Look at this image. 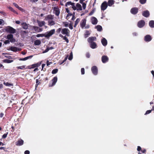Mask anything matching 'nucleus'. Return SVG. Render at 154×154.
Here are the masks:
<instances>
[{
    "label": "nucleus",
    "instance_id": "nucleus-1",
    "mask_svg": "<svg viewBox=\"0 0 154 154\" xmlns=\"http://www.w3.org/2000/svg\"><path fill=\"white\" fill-rule=\"evenodd\" d=\"M61 32L63 34H65L66 36L68 37L70 36V31L68 28H65L62 29Z\"/></svg>",
    "mask_w": 154,
    "mask_h": 154
},
{
    "label": "nucleus",
    "instance_id": "nucleus-2",
    "mask_svg": "<svg viewBox=\"0 0 154 154\" xmlns=\"http://www.w3.org/2000/svg\"><path fill=\"white\" fill-rule=\"evenodd\" d=\"M5 30L7 32L11 33H14L16 32V30L10 26H7L5 29Z\"/></svg>",
    "mask_w": 154,
    "mask_h": 154
},
{
    "label": "nucleus",
    "instance_id": "nucleus-3",
    "mask_svg": "<svg viewBox=\"0 0 154 154\" xmlns=\"http://www.w3.org/2000/svg\"><path fill=\"white\" fill-rule=\"evenodd\" d=\"M57 80V76L54 77L51 80V83L50 82L49 84V86L50 87H52L56 83Z\"/></svg>",
    "mask_w": 154,
    "mask_h": 154
},
{
    "label": "nucleus",
    "instance_id": "nucleus-4",
    "mask_svg": "<svg viewBox=\"0 0 154 154\" xmlns=\"http://www.w3.org/2000/svg\"><path fill=\"white\" fill-rule=\"evenodd\" d=\"M107 3L106 1L104 2L101 5V9L102 11H104L105 10L107 7Z\"/></svg>",
    "mask_w": 154,
    "mask_h": 154
},
{
    "label": "nucleus",
    "instance_id": "nucleus-5",
    "mask_svg": "<svg viewBox=\"0 0 154 154\" xmlns=\"http://www.w3.org/2000/svg\"><path fill=\"white\" fill-rule=\"evenodd\" d=\"M145 23L143 20H140L138 21L137 23V26L140 28L143 27L145 25Z\"/></svg>",
    "mask_w": 154,
    "mask_h": 154
},
{
    "label": "nucleus",
    "instance_id": "nucleus-6",
    "mask_svg": "<svg viewBox=\"0 0 154 154\" xmlns=\"http://www.w3.org/2000/svg\"><path fill=\"white\" fill-rule=\"evenodd\" d=\"M8 50H11V51H12L14 52H16L17 51H20L21 50V48H18L15 47H13L11 46L10 47L9 49H8Z\"/></svg>",
    "mask_w": 154,
    "mask_h": 154
},
{
    "label": "nucleus",
    "instance_id": "nucleus-7",
    "mask_svg": "<svg viewBox=\"0 0 154 154\" xmlns=\"http://www.w3.org/2000/svg\"><path fill=\"white\" fill-rule=\"evenodd\" d=\"M91 70L93 73L95 75H96L98 73V69L96 66H94L91 67Z\"/></svg>",
    "mask_w": 154,
    "mask_h": 154
},
{
    "label": "nucleus",
    "instance_id": "nucleus-8",
    "mask_svg": "<svg viewBox=\"0 0 154 154\" xmlns=\"http://www.w3.org/2000/svg\"><path fill=\"white\" fill-rule=\"evenodd\" d=\"M41 63H37L36 64H34L32 65H31L28 66L26 69H31L32 68H34L35 67H37L40 66Z\"/></svg>",
    "mask_w": 154,
    "mask_h": 154
},
{
    "label": "nucleus",
    "instance_id": "nucleus-9",
    "mask_svg": "<svg viewBox=\"0 0 154 154\" xmlns=\"http://www.w3.org/2000/svg\"><path fill=\"white\" fill-rule=\"evenodd\" d=\"M131 13L134 15L136 14L138 11V9L136 7H134L131 10Z\"/></svg>",
    "mask_w": 154,
    "mask_h": 154
},
{
    "label": "nucleus",
    "instance_id": "nucleus-10",
    "mask_svg": "<svg viewBox=\"0 0 154 154\" xmlns=\"http://www.w3.org/2000/svg\"><path fill=\"white\" fill-rule=\"evenodd\" d=\"M109 59L108 57L106 55H103L101 57V60L103 63H105L108 62Z\"/></svg>",
    "mask_w": 154,
    "mask_h": 154
},
{
    "label": "nucleus",
    "instance_id": "nucleus-11",
    "mask_svg": "<svg viewBox=\"0 0 154 154\" xmlns=\"http://www.w3.org/2000/svg\"><path fill=\"white\" fill-rule=\"evenodd\" d=\"M55 32V29H53L48 32L47 33L45 37H49L52 35Z\"/></svg>",
    "mask_w": 154,
    "mask_h": 154
},
{
    "label": "nucleus",
    "instance_id": "nucleus-12",
    "mask_svg": "<svg viewBox=\"0 0 154 154\" xmlns=\"http://www.w3.org/2000/svg\"><path fill=\"white\" fill-rule=\"evenodd\" d=\"M152 39L151 36L149 35H146L144 38V40L146 42H150L151 40Z\"/></svg>",
    "mask_w": 154,
    "mask_h": 154
},
{
    "label": "nucleus",
    "instance_id": "nucleus-13",
    "mask_svg": "<svg viewBox=\"0 0 154 154\" xmlns=\"http://www.w3.org/2000/svg\"><path fill=\"white\" fill-rule=\"evenodd\" d=\"M54 10L55 11L54 14L57 16H58L60 14V11L57 7H55L54 8Z\"/></svg>",
    "mask_w": 154,
    "mask_h": 154
},
{
    "label": "nucleus",
    "instance_id": "nucleus-14",
    "mask_svg": "<svg viewBox=\"0 0 154 154\" xmlns=\"http://www.w3.org/2000/svg\"><path fill=\"white\" fill-rule=\"evenodd\" d=\"M142 15L146 17H148L149 16L150 13L148 11L146 10L142 12Z\"/></svg>",
    "mask_w": 154,
    "mask_h": 154
},
{
    "label": "nucleus",
    "instance_id": "nucleus-15",
    "mask_svg": "<svg viewBox=\"0 0 154 154\" xmlns=\"http://www.w3.org/2000/svg\"><path fill=\"white\" fill-rule=\"evenodd\" d=\"M86 20L85 19H83L82 20L80 23V26L82 29H83L85 26L86 23Z\"/></svg>",
    "mask_w": 154,
    "mask_h": 154
},
{
    "label": "nucleus",
    "instance_id": "nucleus-16",
    "mask_svg": "<svg viewBox=\"0 0 154 154\" xmlns=\"http://www.w3.org/2000/svg\"><path fill=\"white\" fill-rule=\"evenodd\" d=\"M91 21L93 25L96 24L98 22L97 19L95 17H93L91 18Z\"/></svg>",
    "mask_w": 154,
    "mask_h": 154
},
{
    "label": "nucleus",
    "instance_id": "nucleus-17",
    "mask_svg": "<svg viewBox=\"0 0 154 154\" xmlns=\"http://www.w3.org/2000/svg\"><path fill=\"white\" fill-rule=\"evenodd\" d=\"M28 32L27 31H22L21 32V35L23 38H24L27 36V34Z\"/></svg>",
    "mask_w": 154,
    "mask_h": 154
},
{
    "label": "nucleus",
    "instance_id": "nucleus-18",
    "mask_svg": "<svg viewBox=\"0 0 154 154\" xmlns=\"http://www.w3.org/2000/svg\"><path fill=\"white\" fill-rule=\"evenodd\" d=\"M23 141L22 140L20 139L18 141L15 143V144L17 146H20L23 145Z\"/></svg>",
    "mask_w": 154,
    "mask_h": 154
},
{
    "label": "nucleus",
    "instance_id": "nucleus-19",
    "mask_svg": "<svg viewBox=\"0 0 154 154\" xmlns=\"http://www.w3.org/2000/svg\"><path fill=\"white\" fill-rule=\"evenodd\" d=\"M96 39V38L95 37H89L88 39V42L89 43H91L94 42V41Z\"/></svg>",
    "mask_w": 154,
    "mask_h": 154
},
{
    "label": "nucleus",
    "instance_id": "nucleus-20",
    "mask_svg": "<svg viewBox=\"0 0 154 154\" xmlns=\"http://www.w3.org/2000/svg\"><path fill=\"white\" fill-rule=\"evenodd\" d=\"M101 42L103 45L104 46H106L107 45V40L105 38H103L101 40Z\"/></svg>",
    "mask_w": 154,
    "mask_h": 154
},
{
    "label": "nucleus",
    "instance_id": "nucleus-21",
    "mask_svg": "<svg viewBox=\"0 0 154 154\" xmlns=\"http://www.w3.org/2000/svg\"><path fill=\"white\" fill-rule=\"evenodd\" d=\"M54 17L53 16L51 15H47L45 17V20H53Z\"/></svg>",
    "mask_w": 154,
    "mask_h": 154
},
{
    "label": "nucleus",
    "instance_id": "nucleus-22",
    "mask_svg": "<svg viewBox=\"0 0 154 154\" xmlns=\"http://www.w3.org/2000/svg\"><path fill=\"white\" fill-rule=\"evenodd\" d=\"M33 29L35 30V32H39L42 31V29L36 26H33Z\"/></svg>",
    "mask_w": 154,
    "mask_h": 154
},
{
    "label": "nucleus",
    "instance_id": "nucleus-23",
    "mask_svg": "<svg viewBox=\"0 0 154 154\" xmlns=\"http://www.w3.org/2000/svg\"><path fill=\"white\" fill-rule=\"evenodd\" d=\"M59 36L62 38H63V39L65 40L67 43H68L69 42V40L68 39V38L66 37V36H63V35H62L61 34H60L59 35Z\"/></svg>",
    "mask_w": 154,
    "mask_h": 154
},
{
    "label": "nucleus",
    "instance_id": "nucleus-24",
    "mask_svg": "<svg viewBox=\"0 0 154 154\" xmlns=\"http://www.w3.org/2000/svg\"><path fill=\"white\" fill-rule=\"evenodd\" d=\"M90 46L92 49L96 48L97 46V45L95 42H91L90 44Z\"/></svg>",
    "mask_w": 154,
    "mask_h": 154
},
{
    "label": "nucleus",
    "instance_id": "nucleus-25",
    "mask_svg": "<svg viewBox=\"0 0 154 154\" xmlns=\"http://www.w3.org/2000/svg\"><path fill=\"white\" fill-rule=\"evenodd\" d=\"M48 25L50 26H52L55 24V21L53 20H48Z\"/></svg>",
    "mask_w": 154,
    "mask_h": 154
},
{
    "label": "nucleus",
    "instance_id": "nucleus-26",
    "mask_svg": "<svg viewBox=\"0 0 154 154\" xmlns=\"http://www.w3.org/2000/svg\"><path fill=\"white\" fill-rule=\"evenodd\" d=\"M115 1L113 0H109L108 1L107 5L109 6H111L114 3Z\"/></svg>",
    "mask_w": 154,
    "mask_h": 154
},
{
    "label": "nucleus",
    "instance_id": "nucleus-27",
    "mask_svg": "<svg viewBox=\"0 0 154 154\" xmlns=\"http://www.w3.org/2000/svg\"><path fill=\"white\" fill-rule=\"evenodd\" d=\"M37 23H38V26L40 27H42V26L44 25L45 24V22L44 21H38Z\"/></svg>",
    "mask_w": 154,
    "mask_h": 154
},
{
    "label": "nucleus",
    "instance_id": "nucleus-28",
    "mask_svg": "<svg viewBox=\"0 0 154 154\" xmlns=\"http://www.w3.org/2000/svg\"><path fill=\"white\" fill-rule=\"evenodd\" d=\"M21 25L23 28L25 29H26L28 28L27 24L26 23H23Z\"/></svg>",
    "mask_w": 154,
    "mask_h": 154
},
{
    "label": "nucleus",
    "instance_id": "nucleus-29",
    "mask_svg": "<svg viewBox=\"0 0 154 154\" xmlns=\"http://www.w3.org/2000/svg\"><path fill=\"white\" fill-rule=\"evenodd\" d=\"M76 7L77 8V10L82 11V8L80 4L79 3H77L76 4Z\"/></svg>",
    "mask_w": 154,
    "mask_h": 154
},
{
    "label": "nucleus",
    "instance_id": "nucleus-30",
    "mask_svg": "<svg viewBox=\"0 0 154 154\" xmlns=\"http://www.w3.org/2000/svg\"><path fill=\"white\" fill-rule=\"evenodd\" d=\"M41 41L40 40L37 39L35 40L34 43V44L35 45H38L41 44Z\"/></svg>",
    "mask_w": 154,
    "mask_h": 154
},
{
    "label": "nucleus",
    "instance_id": "nucleus-31",
    "mask_svg": "<svg viewBox=\"0 0 154 154\" xmlns=\"http://www.w3.org/2000/svg\"><path fill=\"white\" fill-rule=\"evenodd\" d=\"M149 25L151 28H154V20H150L149 22Z\"/></svg>",
    "mask_w": 154,
    "mask_h": 154
},
{
    "label": "nucleus",
    "instance_id": "nucleus-32",
    "mask_svg": "<svg viewBox=\"0 0 154 154\" xmlns=\"http://www.w3.org/2000/svg\"><path fill=\"white\" fill-rule=\"evenodd\" d=\"M74 3H74L72 2L71 1L68 2L66 3L65 6L66 7H67L68 5H71L72 6V5H74Z\"/></svg>",
    "mask_w": 154,
    "mask_h": 154
},
{
    "label": "nucleus",
    "instance_id": "nucleus-33",
    "mask_svg": "<svg viewBox=\"0 0 154 154\" xmlns=\"http://www.w3.org/2000/svg\"><path fill=\"white\" fill-rule=\"evenodd\" d=\"M13 4L14 6H15L18 9L20 10L21 11H23V9L21 8L17 4L15 3H13Z\"/></svg>",
    "mask_w": 154,
    "mask_h": 154
},
{
    "label": "nucleus",
    "instance_id": "nucleus-34",
    "mask_svg": "<svg viewBox=\"0 0 154 154\" xmlns=\"http://www.w3.org/2000/svg\"><path fill=\"white\" fill-rule=\"evenodd\" d=\"M3 61L5 63H10L12 62L13 61V60L9 59H5Z\"/></svg>",
    "mask_w": 154,
    "mask_h": 154
},
{
    "label": "nucleus",
    "instance_id": "nucleus-35",
    "mask_svg": "<svg viewBox=\"0 0 154 154\" xmlns=\"http://www.w3.org/2000/svg\"><path fill=\"white\" fill-rule=\"evenodd\" d=\"M8 8L11 11H12L14 13H15L16 14H18V13H17V11L15 10H14V9L12 8L11 7H8Z\"/></svg>",
    "mask_w": 154,
    "mask_h": 154
},
{
    "label": "nucleus",
    "instance_id": "nucleus-36",
    "mask_svg": "<svg viewBox=\"0 0 154 154\" xmlns=\"http://www.w3.org/2000/svg\"><path fill=\"white\" fill-rule=\"evenodd\" d=\"M80 21V19L79 18H77L76 19V20L75 22V24L74 25V27H75L77 26V25L79 23V22Z\"/></svg>",
    "mask_w": 154,
    "mask_h": 154
},
{
    "label": "nucleus",
    "instance_id": "nucleus-37",
    "mask_svg": "<svg viewBox=\"0 0 154 154\" xmlns=\"http://www.w3.org/2000/svg\"><path fill=\"white\" fill-rule=\"evenodd\" d=\"M96 28L97 29V30L99 32L101 31L102 30V26L100 25H97L96 26Z\"/></svg>",
    "mask_w": 154,
    "mask_h": 154
},
{
    "label": "nucleus",
    "instance_id": "nucleus-38",
    "mask_svg": "<svg viewBox=\"0 0 154 154\" xmlns=\"http://www.w3.org/2000/svg\"><path fill=\"white\" fill-rule=\"evenodd\" d=\"M13 37V35L11 34L8 35L7 36V38L8 40H10Z\"/></svg>",
    "mask_w": 154,
    "mask_h": 154
},
{
    "label": "nucleus",
    "instance_id": "nucleus-39",
    "mask_svg": "<svg viewBox=\"0 0 154 154\" xmlns=\"http://www.w3.org/2000/svg\"><path fill=\"white\" fill-rule=\"evenodd\" d=\"M58 71V69H53L51 73L52 74H55L57 73Z\"/></svg>",
    "mask_w": 154,
    "mask_h": 154
},
{
    "label": "nucleus",
    "instance_id": "nucleus-40",
    "mask_svg": "<svg viewBox=\"0 0 154 154\" xmlns=\"http://www.w3.org/2000/svg\"><path fill=\"white\" fill-rule=\"evenodd\" d=\"M4 85H5L6 86H13V85L12 84L10 83H9L8 82H7L6 83L4 82Z\"/></svg>",
    "mask_w": 154,
    "mask_h": 154
},
{
    "label": "nucleus",
    "instance_id": "nucleus-41",
    "mask_svg": "<svg viewBox=\"0 0 154 154\" xmlns=\"http://www.w3.org/2000/svg\"><path fill=\"white\" fill-rule=\"evenodd\" d=\"M26 66L25 65H23L21 66H17V68L18 69H23V68H24Z\"/></svg>",
    "mask_w": 154,
    "mask_h": 154
},
{
    "label": "nucleus",
    "instance_id": "nucleus-42",
    "mask_svg": "<svg viewBox=\"0 0 154 154\" xmlns=\"http://www.w3.org/2000/svg\"><path fill=\"white\" fill-rule=\"evenodd\" d=\"M72 59V52L70 53L69 57L68 58V59L69 60H71Z\"/></svg>",
    "mask_w": 154,
    "mask_h": 154
},
{
    "label": "nucleus",
    "instance_id": "nucleus-43",
    "mask_svg": "<svg viewBox=\"0 0 154 154\" xmlns=\"http://www.w3.org/2000/svg\"><path fill=\"white\" fill-rule=\"evenodd\" d=\"M146 0H140V2L142 4H144L146 3Z\"/></svg>",
    "mask_w": 154,
    "mask_h": 154
},
{
    "label": "nucleus",
    "instance_id": "nucleus-44",
    "mask_svg": "<svg viewBox=\"0 0 154 154\" xmlns=\"http://www.w3.org/2000/svg\"><path fill=\"white\" fill-rule=\"evenodd\" d=\"M45 66V64L44 63H43L42 64V70H43L44 71H45L46 70V68H45L44 69V67Z\"/></svg>",
    "mask_w": 154,
    "mask_h": 154
},
{
    "label": "nucleus",
    "instance_id": "nucleus-45",
    "mask_svg": "<svg viewBox=\"0 0 154 154\" xmlns=\"http://www.w3.org/2000/svg\"><path fill=\"white\" fill-rule=\"evenodd\" d=\"M62 29H61V28H59L57 29L56 32L57 33L59 34L60 33L61 31V32Z\"/></svg>",
    "mask_w": 154,
    "mask_h": 154
},
{
    "label": "nucleus",
    "instance_id": "nucleus-46",
    "mask_svg": "<svg viewBox=\"0 0 154 154\" xmlns=\"http://www.w3.org/2000/svg\"><path fill=\"white\" fill-rule=\"evenodd\" d=\"M63 24H64V26L65 27H67L68 26L69 23L67 22H65L63 23Z\"/></svg>",
    "mask_w": 154,
    "mask_h": 154
},
{
    "label": "nucleus",
    "instance_id": "nucleus-47",
    "mask_svg": "<svg viewBox=\"0 0 154 154\" xmlns=\"http://www.w3.org/2000/svg\"><path fill=\"white\" fill-rule=\"evenodd\" d=\"M49 50V47H47V48L45 49L44 51L42 52L43 53H45L48 52Z\"/></svg>",
    "mask_w": 154,
    "mask_h": 154
},
{
    "label": "nucleus",
    "instance_id": "nucleus-48",
    "mask_svg": "<svg viewBox=\"0 0 154 154\" xmlns=\"http://www.w3.org/2000/svg\"><path fill=\"white\" fill-rule=\"evenodd\" d=\"M95 11V9H93L91 11V12L89 13V15L90 16L92 15L93 14L94 12Z\"/></svg>",
    "mask_w": 154,
    "mask_h": 154
},
{
    "label": "nucleus",
    "instance_id": "nucleus-49",
    "mask_svg": "<svg viewBox=\"0 0 154 154\" xmlns=\"http://www.w3.org/2000/svg\"><path fill=\"white\" fill-rule=\"evenodd\" d=\"M32 57H33V56L30 55V56H28L27 57H25V58H24L25 61L27 60V59H28L29 58H32Z\"/></svg>",
    "mask_w": 154,
    "mask_h": 154
},
{
    "label": "nucleus",
    "instance_id": "nucleus-50",
    "mask_svg": "<svg viewBox=\"0 0 154 154\" xmlns=\"http://www.w3.org/2000/svg\"><path fill=\"white\" fill-rule=\"evenodd\" d=\"M8 134V132H7L6 133L4 134L2 136V138H5L7 137V136Z\"/></svg>",
    "mask_w": 154,
    "mask_h": 154
},
{
    "label": "nucleus",
    "instance_id": "nucleus-51",
    "mask_svg": "<svg viewBox=\"0 0 154 154\" xmlns=\"http://www.w3.org/2000/svg\"><path fill=\"white\" fill-rule=\"evenodd\" d=\"M36 84L35 85V87L37 86L38 85L40 84V82L39 81L38 79H36Z\"/></svg>",
    "mask_w": 154,
    "mask_h": 154
},
{
    "label": "nucleus",
    "instance_id": "nucleus-52",
    "mask_svg": "<svg viewBox=\"0 0 154 154\" xmlns=\"http://www.w3.org/2000/svg\"><path fill=\"white\" fill-rule=\"evenodd\" d=\"M74 10H75L77 9V8L75 6V4H74V5H72L71 7Z\"/></svg>",
    "mask_w": 154,
    "mask_h": 154
},
{
    "label": "nucleus",
    "instance_id": "nucleus-53",
    "mask_svg": "<svg viewBox=\"0 0 154 154\" xmlns=\"http://www.w3.org/2000/svg\"><path fill=\"white\" fill-rule=\"evenodd\" d=\"M81 72L82 75H83L85 74V69L84 68H82L81 69Z\"/></svg>",
    "mask_w": 154,
    "mask_h": 154
},
{
    "label": "nucleus",
    "instance_id": "nucleus-54",
    "mask_svg": "<svg viewBox=\"0 0 154 154\" xmlns=\"http://www.w3.org/2000/svg\"><path fill=\"white\" fill-rule=\"evenodd\" d=\"M10 41L11 42H14L16 41L15 39L13 38V37L10 40Z\"/></svg>",
    "mask_w": 154,
    "mask_h": 154
},
{
    "label": "nucleus",
    "instance_id": "nucleus-55",
    "mask_svg": "<svg viewBox=\"0 0 154 154\" xmlns=\"http://www.w3.org/2000/svg\"><path fill=\"white\" fill-rule=\"evenodd\" d=\"M151 111H152L151 110H148L146 112V113L145 114V115H147V114H149L150 113H151Z\"/></svg>",
    "mask_w": 154,
    "mask_h": 154
},
{
    "label": "nucleus",
    "instance_id": "nucleus-56",
    "mask_svg": "<svg viewBox=\"0 0 154 154\" xmlns=\"http://www.w3.org/2000/svg\"><path fill=\"white\" fill-rule=\"evenodd\" d=\"M10 41L9 40H6L4 42V43L5 44H9L10 43Z\"/></svg>",
    "mask_w": 154,
    "mask_h": 154
},
{
    "label": "nucleus",
    "instance_id": "nucleus-57",
    "mask_svg": "<svg viewBox=\"0 0 154 154\" xmlns=\"http://www.w3.org/2000/svg\"><path fill=\"white\" fill-rule=\"evenodd\" d=\"M82 7L83 8V9L84 10L85 9L86 7V4L85 3H83L82 4Z\"/></svg>",
    "mask_w": 154,
    "mask_h": 154
},
{
    "label": "nucleus",
    "instance_id": "nucleus-58",
    "mask_svg": "<svg viewBox=\"0 0 154 154\" xmlns=\"http://www.w3.org/2000/svg\"><path fill=\"white\" fill-rule=\"evenodd\" d=\"M69 28L71 29H73V27L72 26V24L70 23L69 25Z\"/></svg>",
    "mask_w": 154,
    "mask_h": 154
},
{
    "label": "nucleus",
    "instance_id": "nucleus-59",
    "mask_svg": "<svg viewBox=\"0 0 154 154\" xmlns=\"http://www.w3.org/2000/svg\"><path fill=\"white\" fill-rule=\"evenodd\" d=\"M0 13L4 16H6L7 15L6 13L3 11H0Z\"/></svg>",
    "mask_w": 154,
    "mask_h": 154
},
{
    "label": "nucleus",
    "instance_id": "nucleus-60",
    "mask_svg": "<svg viewBox=\"0 0 154 154\" xmlns=\"http://www.w3.org/2000/svg\"><path fill=\"white\" fill-rule=\"evenodd\" d=\"M52 63V62H49L48 60L47 61L46 64L47 66H48L50 65Z\"/></svg>",
    "mask_w": 154,
    "mask_h": 154
},
{
    "label": "nucleus",
    "instance_id": "nucleus-61",
    "mask_svg": "<svg viewBox=\"0 0 154 154\" xmlns=\"http://www.w3.org/2000/svg\"><path fill=\"white\" fill-rule=\"evenodd\" d=\"M43 34H38L36 35V37H43Z\"/></svg>",
    "mask_w": 154,
    "mask_h": 154
},
{
    "label": "nucleus",
    "instance_id": "nucleus-62",
    "mask_svg": "<svg viewBox=\"0 0 154 154\" xmlns=\"http://www.w3.org/2000/svg\"><path fill=\"white\" fill-rule=\"evenodd\" d=\"M30 153L29 151L28 150H26L24 152L25 154H29Z\"/></svg>",
    "mask_w": 154,
    "mask_h": 154
},
{
    "label": "nucleus",
    "instance_id": "nucleus-63",
    "mask_svg": "<svg viewBox=\"0 0 154 154\" xmlns=\"http://www.w3.org/2000/svg\"><path fill=\"white\" fill-rule=\"evenodd\" d=\"M86 57L87 58H89L90 57V55L89 53H88L86 54Z\"/></svg>",
    "mask_w": 154,
    "mask_h": 154
},
{
    "label": "nucleus",
    "instance_id": "nucleus-64",
    "mask_svg": "<svg viewBox=\"0 0 154 154\" xmlns=\"http://www.w3.org/2000/svg\"><path fill=\"white\" fill-rule=\"evenodd\" d=\"M4 20H3L1 19H0V25L2 24V23H4Z\"/></svg>",
    "mask_w": 154,
    "mask_h": 154
}]
</instances>
